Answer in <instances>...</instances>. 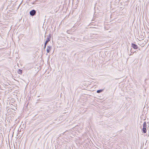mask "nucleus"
I'll return each mask as SVG.
<instances>
[{
    "label": "nucleus",
    "mask_w": 149,
    "mask_h": 149,
    "mask_svg": "<svg viewBox=\"0 0 149 149\" xmlns=\"http://www.w3.org/2000/svg\"><path fill=\"white\" fill-rule=\"evenodd\" d=\"M102 90H98L97 91V92L98 93H99L102 92Z\"/></svg>",
    "instance_id": "nucleus-7"
},
{
    "label": "nucleus",
    "mask_w": 149,
    "mask_h": 149,
    "mask_svg": "<svg viewBox=\"0 0 149 149\" xmlns=\"http://www.w3.org/2000/svg\"><path fill=\"white\" fill-rule=\"evenodd\" d=\"M46 45H45V46H44V48H45L46 47Z\"/></svg>",
    "instance_id": "nucleus-8"
},
{
    "label": "nucleus",
    "mask_w": 149,
    "mask_h": 149,
    "mask_svg": "<svg viewBox=\"0 0 149 149\" xmlns=\"http://www.w3.org/2000/svg\"><path fill=\"white\" fill-rule=\"evenodd\" d=\"M36 13V11L34 10H32L30 12V15L32 16L34 15Z\"/></svg>",
    "instance_id": "nucleus-2"
},
{
    "label": "nucleus",
    "mask_w": 149,
    "mask_h": 149,
    "mask_svg": "<svg viewBox=\"0 0 149 149\" xmlns=\"http://www.w3.org/2000/svg\"><path fill=\"white\" fill-rule=\"evenodd\" d=\"M147 123L146 122H144L143 127L142 129V131L144 133H146V132Z\"/></svg>",
    "instance_id": "nucleus-1"
},
{
    "label": "nucleus",
    "mask_w": 149,
    "mask_h": 149,
    "mask_svg": "<svg viewBox=\"0 0 149 149\" xmlns=\"http://www.w3.org/2000/svg\"><path fill=\"white\" fill-rule=\"evenodd\" d=\"M50 41V38L49 37H47V38L46 41L45 42V45H47V43Z\"/></svg>",
    "instance_id": "nucleus-5"
},
{
    "label": "nucleus",
    "mask_w": 149,
    "mask_h": 149,
    "mask_svg": "<svg viewBox=\"0 0 149 149\" xmlns=\"http://www.w3.org/2000/svg\"><path fill=\"white\" fill-rule=\"evenodd\" d=\"M52 48L51 46H48L47 47V53H48L49 52V50L51 49Z\"/></svg>",
    "instance_id": "nucleus-3"
},
{
    "label": "nucleus",
    "mask_w": 149,
    "mask_h": 149,
    "mask_svg": "<svg viewBox=\"0 0 149 149\" xmlns=\"http://www.w3.org/2000/svg\"><path fill=\"white\" fill-rule=\"evenodd\" d=\"M18 73L19 74H21L22 73V70L20 69H19L18 71Z\"/></svg>",
    "instance_id": "nucleus-6"
},
{
    "label": "nucleus",
    "mask_w": 149,
    "mask_h": 149,
    "mask_svg": "<svg viewBox=\"0 0 149 149\" xmlns=\"http://www.w3.org/2000/svg\"><path fill=\"white\" fill-rule=\"evenodd\" d=\"M132 47L133 48L135 49H136L138 48L137 46L136 45L134 44H132Z\"/></svg>",
    "instance_id": "nucleus-4"
}]
</instances>
